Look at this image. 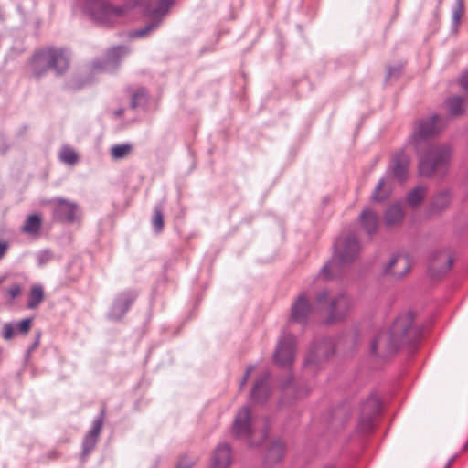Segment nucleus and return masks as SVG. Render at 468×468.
<instances>
[{
	"label": "nucleus",
	"mask_w": 468,
	"mask_h": 468,
	"mask_svg": "<svg viewBox=\"0 0 468 468\" xmlns=\"http://www.w3.org/2000/svg\"><path fill=\"white\" fill-rule=\"evenodd\" d=\"M419 331L410 313L400 314L388 330L379 332L371 343V352L380 357L395 353L400 346L414 342Z\"/></svg>",
	"instance_id": "obj_1"
},
{
	"label": "nucleus",
	"mask_w": 468,
	"mask_h": 468,
	"mask_svg": "<svg viewBox=\"0 0 468 468\" xmlns=\"http://www.w3.org/2000/svg\"><path fill=\"white\" fill-rule=\"evenodd\" d=\"M360 245L353 235L340 237L335 244V253L332 260L322 269V276L334 278L341 273L343 269L353 262L359 254Z\"/></svg>",
	"instance_id": "obj_2"
},
{
	"label": "nucleus",
	"mask_w": 468,
	"mask_h": 468,
	"mask_svg": "<svg viewBox=\"0 0 468 468\" xmlns=\"http://www.w3.org/2000/svg\"><path fill=\"white\" fill-rule=\"evenodd\" d=\"M315 301L318 304L327 303L328 320L335 322L343 319L351 311L354 303L351 298L345 292L329 295L324 290L317 293Z\"/></svg>",
	"instance_id": "obj_3"
},
{
	"label": "nucleus",
	"mask_w": 468,
	"mask_h": 468,
	"mask_svg": "<svg viewBox=\"0 0 468 468\" xmlns=\"http://www.w3.org/2000/svg\"><path fill=\"white\" fill-rule=\"evenodd\" d=\"M452 150L449 145L431 146L427 154L420 161V173L422 176H431L436 170L448 165L452 158Z\"/></svg>",
	"instance_id": "obj_4"
},
{
	"label": "nucleus",
	"mask_w": 468,
	"mask_h": 468,
	"mask_svg": "<svg viewBox=\"0 0 468 468\" xmlns=\"http://www.w3.org/2000/svg\"><path fill=\"white\" fill-rule=\"evenodd\" d=\"M232 433L237 438L245 440L250 445L261 443L265 439V433H261L259 436L252 429L250 411L248 407H242L236 414Z\"/></svg>",
	"instance_id": "obj_5"
},
{
	"label": "nucleus",
	"mask_w": 468,
	"mask_h": 468,
	"mask_svg": "<svg viewBox=\"0 0 468 468\" xmlns=\"http://www.w3.org/2000/svg\"><path fill=\"white\" fill-rule=\"evenodd\" d=\"M443 126V120L437 115L419 121L415 125L410 139V144L416 149H419L422 142L440 133Z\"/></svg>",
	"instance_id": "obj_6"
},
{
	"label": "nucleus",
	"mask_w": 468,
	"mask_h": 468,
	"mask_svg": "<svg viewBox=\"0 0 468 468\" xmlns=\"http://www.w3.org/2000/svg\"><path fill=\"white\" fill-rule=\"evenodd\" d=\"M126 9L122 6H114L105 0H98L92 6L94 18L101 24L112 25L125 14Z\"/></svg>",
	"instance_id": "obj_7"
},
{
	"label": "nucleus",
	"mask_w": 468,
	"mask_h": 468,
	"mask_svg": "<svg viewBox=\"0 0 468 468\" xmlns=\"http://www.w3.org/2000/svg\"><path fill=\"white\" fill-rule=\"evenodd\" d=\"M294 337L292 335L282 336L277 345L273 355L274 362L282 367L290 366L294 360Z\"/></svg>",
	"instance_id": "obj_8"
},
{
	"label": "nucleus",
	"mask_w": 468,
	"mask_h": 468,
	"mask_svg": "<svg viewBox=\"0 0 468 468\" xmlns=\"http://www.w3.org/2000/svg\"><path fill=\"white\" fill-rule=\"evenodd\" d=\"M409 168L410 157L404 152H399L394 155L386 176H389L392 181L403 182L409 176Z\"/></svg>",
	"instance_id": "obj_9"
},
{
	"label": "nucleus",
	"mask_w": 468,
	"mask_h": 468,
	"mask_svg": "<svg viewBox=\"0 0 468 468\" xmlns=\"http://www.w3.org/2000/svg\"><path fill=\"white\" fill-rule=\"evenodd\" d=\"M411 267L410 259L405 254L394 255L389 261L384 266L385 274L392 276L396 279L405 276Z\"/></svg>",
	"instance_id": "obj_10"
},
{
	"label": "nucleus",
	"mask_w": 468,
	"mask_h": 468,
	"mask_svg": "<svg viewBox=\"0 0 468 468\" xmlns=\"http://www.w3.org/2000/svg\"><path fill=\"white\" fill-rule=\"evenodd\" d=\"M54 203V214L58 220L73 222L78 218L80 209L77 203L64 198H57Z\"/></svg>",
	"instance_id": "obj_11"
},
{
	"label": "nucleus",
	"mask_w": 468,
	"mask_h": 468,
	"mask_svg": "<svg viewBox=\"0 0 468 468\" xmlns=\"http://www.w3.org/2000/svg\"><path fill=\"white\" fill-rule=\"evenodd\" d=\"M43 59L50 60V69H55L58 73H62L69 67V58L62 49L48 48V53L43 57H39V61Z\"/></svg>",
	"instance_id": "obj_12"
},
{
	"label": "nucleus",
	"mask_w": 468,
	"mask_h": 468,
	"mask_svg": "<svg viewBox=\"0 0 468 468\" xmlns=\"http://www.w3.org/2000/svg\"><path fill=\"white\" fill-rule=\"evenodd\" d=\"M231 462L232 454L229 445L221 443L213 452L210 468H229Z\"/></svg>",
	"instance_id": "obj_13"
},
{
	"label": "nucleus",
	"mask_w": 468,
	"mask_h": 468,
	"mask_svg": "<svg viewBox=\"0 0 468 468\" xmlns=\"http://www.w3.org/2000/svg\"><path fill=\"white\" fill-rule=\"evenodd\" d=\"M453 262V258L450 251H441L433 256L431 263V271L432 274H441L447 272Z\"/></svg>",
	"instance_id": "obj_14"
},
{
	"label": "nucleus",
	"mask_w": 468,
	"mask_h": 468,
	"mask_svg": "<svg viewBox=\"0 0 468 468\" xmlns=\"http://www.w3.org/2000/svg\"><path fill=\"white\" fill-rule=\"evenodd\" d=\"M312 308L304 294H301L292 306V319L296 322H303L310 314Z\"/></svg>",
	"instance_id": "obj_15"
},
{
	"label": "nucleus",
	"mask_w": 468,
	"mask_h": 468,
	"mask_svg": "<svg viewBox=\"0 0 468 468\" xmlns=\"http://www.w3.org/2000/svg\"><path fill=\"white\" fill-rule=\"evenodd\" d=\"M392 180L389 176L382 177L375 186L371 198L376 202H382L386 200L392 192Z\"/></svg>",
	"instance_id": "obj_16"
},
{
	"label": "nucleus",
	"mask_w": 468,
	"mask_h": 468,
	"mask_svg": "<svg viewBox=\"0 0 468 468\" xmlns=\"http://www.w3.org/2000/svg\"><path fill=\"white\" fill-rule=\"evenodd\" d=\"M404 212L399 203L389 206L384 214V222L387 226H396L402 222Z\"/></svg>",
	"instance_id": "obj_17"
},
{
	"label": "nucleus",
	"mask_w": 468,
	"mask_h": 468,
	"mask_svg": "<svg viewBox=\"0 0 468 468\" xmlns=\"http://www.w3.org/2000/svg\"><path fill=\"white\" fill-rule=\"evenodd\" d=\"M48 53V48L42 49L35 54L32 58L31 66L35 76L40 77L45 74L50 69V60L43 59L39 61V57H44Z\"/></svg>",
	"instance_id": "obj_18"
},
{
	"label": "nucleus",
	"mask_w": 468,
	"mask_h": 468,
	"mask_svg": "<svg viewBox=\"0 0 468 468\" xmlns=\"http://www.w3.org/2000/svg\"><path fill=\"white\" fill-rule=\"evenodd\" d=\"M360 221L365 230L370 234L377 230L378 225V215L369 208H366L360 215Z\"/></svg>",
	"instance_id": "obj_19"
},
{
	"label": "nucleus",
	"mask_w": 468,
	"mask_h": 468,
	"mask_svg": "<svg viewBox=\"0 0 468 468\" xmlns=\"http://www.w3.org/2000/svg\"><path fill=\"white\" fill-rule=\"evenodd\" d=\"M172 5L171 0H158L157 2H153L149 4L146 9V13L148 16L156 18L167 12L169 7Z\"/></svg>",
	"instance_id": "obj_20"
},
{
	"label": "nucleus",
	"mask_w": 468,
	"mask_h": 468,
	"mask_svg": "<svg viewBox=\"0 0 468 468\" xmlns=\"http://www.w3.org/2000/svg\"><path fill=\"white\" fill-rule=\"evenodd\" d=\"M284 455V444L282 441H274L266 453V461L270 463L279 462Z\"/></svg>",
	"instance_id": "obj_21"
},
{
	"label": "nucleus",
	"mask_w": 468,
	"mask_h": 468,
	"mask_svg": "<svg viewBox=\"0 0 468 468\" xmlns=\"http://www.w3.org/2000/svg\"><path fill=\"white\" fill-rule=\"evenodd\" d=\"M451 203V194L448 190L439 192L434 196L431 201V208L434 211H441L449 207Z\"/></svg>",
	"instance_id": "obj_22"
},
{
	"label": "nucleus",
	"mask_w": 468,
	"mask_h": 468,
	"mask_svg": "<svg viewBox=\"0 0 468 468\" xmlns=\"http://www.w3.org/2000/svg\"><path fill=\"white\" fill-rule=\"evenodd\" d=\"M41 222L38 215L28 216L22 227V231L29 235H37L40 230Z\"/></svg>",
	"instance_id": "obj_23"
},
{
	"label": "nucleus",
	"mask_w": 468,
	"mask_h": 468,
	"mask_svg": "<svg viewBox=\"0 0 468 468\" xmlns=\"http://www.w3.org/2000/svg\"><path fill=\"white\" fill-rule=\"evenodd\" d=\"M43 300V288L40 285H34L30 289L27 306L28 309H35L42 303Z\"/></svg>",
	"instance_id": "obj_24"
},
{
	"label": "nucleus",
	"mask_w": 468,
	"mask_h": 468,
	"mask_svg": "<svg viewBox=\"0 0 468 468\" xmlns=\"http://www.w3.org/2000/svg\"><path fill=\"white\" fill-rule=\"evenodd\" d=\"M466 106V101L458 96L450 98L447 102L448 112L452 116H458L462 114L464 112Z\"/></svg>",
	"instance_id": "obj_25"
},
{
	"label": "nucleus",
	"mask_w": 468,
	"mask_h": 468,
	"mask_svg": "<svg viewBox=\"0 0 468 468\" xmlns=\"http://www.w3.org/2000/svg\"><path fill=\"white\" fill-rule=\"evenodd\" d=\"M269 393V388L266 384V377L259 379L252 389V398L257 401H262L264 400Z\"/></svg>",
	"instance_id": "obj_26"
},
{
	"label": "nucleus",
	"mask_w": 468,
	"mask_h": 468,
	"mask_svg": "<svg viewBox=\"0 0 468 468\" xmlns=\"http://www.w3.org/2000/svg\"><path fill=\"white\" fill-rule=\"evenodd\" d=\"M133 152L131 144H116L111 148V156L114 160H120L127 157Z\"/></svg>",
	"instance_id": "obj_27"
},
{
	"label": "nucleus",
	"mask_w": 468,
	"mask_h": 468,
	"mask_svg": "<svg viewBox=\"0 0 468 468\" xmlns=\"http://www.w3.org/2000/svg\"><path fill=\"white\" fill-rule=\"evenodd\" d=\"M426 195V191L424 187L419 186L414 188L409 195H408V203L410 207H418L422 200L424 199Z\"/></svg>",
	"instance_id": "obj_28"
},
{
	"label": "nucleus",
	"mask_w": 468,
	"mask_h": 468,
	"mask_svg": "<svg viewBox=\"0 0 468 468\" xmlns=\"http://www.w3.org/2000/svg\"><path fill=\"white\" fill-rule=\"evenodd\" d=\"M59 156L62 162L69 165H74L78 161L77 153L70 147H63L60 151Z\"/></svg>",
	"instance_id": "obj_29"
},
{
	"label": "nucleus",
	"mask_w": 468,
	"mask_h": 468,
	"mask_svg": "<svg viewBox=\"0 0 468 468\" xmlns=\"http://www.w3.org/2000/svg\"><path fill=\"white\" fill-rule=\"evenodd\" d=\"M147 99V93L144 89H138L132 93L131 108L135 109L136 107L145 103Z\"/></svg>",
	"instance_id": "obj_30"
},
{
	"label": "nucleus",
	"mask_w": 468,
	"mask_h": 468,
	"mask_svg": "<svg viewBox=\"0 0 468 468\" xmlns=\"http://www.w3.org/2000/svg\"><path fill=\"white\" fill-rule=\"evenodd\" d=\"M152 224L157 232H160L164 228V216L160 207L154 208V214L152 219Z\"/></svg>",
	"instance_id": "obj_31"
},
{
	"label": "nucleus",
	"mask_w": 468,
	"mask_h": 468,
	"mask_svg": "<svg viewBox=\"0 0 468 468\" xmlns=\"http://www.w3.org/2000/svg\"><path fill=\"white\" fill-rule=\"evenodd\" d=\"M101 429H102V417L94 420L92 428H91L90 431L89 432L90 439L95 438L97 440L101 431Z\"/></svg>",
	"instance_id": "obj_32"
},
{
	"label": "nucleus",
	"mask_w": 468,
	"mask_h": 468,
	"mask_svg": "<svg viewBox=\"0 0 468 468\" xmlns=\"http://www.w3.org/2000/svg\"><path fill=\"white\" fill-rule=\"evenodd\" d=\"M22 292V288L18 284H14L6 290V294L10 300L18 297Z\"/></svg>",
	"instance_id": "obj_33"
},
{
	"label": "nucleus",
	"mask_w": 468,
	"mask_h": 468,
	"mask_svg": "<svg viewBox=\"0 0 468 468\" xmlns=\"http://www.w3.org/2000/svg\"><path fill=\"white\" fill-rule=\"evenodd\" d=\"M96 441L97 440L95 438L90 439V434L88 433L83 442L84 452H89L90 451H91L95 446Z\"/></svg>",
	"instance_id": "obj_34"
},
{
	"label": "nucleus",
	"mask_w": 468,
	"mask_h": 468,
	"mask_svg": "<svg viewBox=\"0 0 468 468\" xmlns=\"http://www.w3.org/2000/svg\"><path fill=\"white\" fill-rule=\"evenodd\" d=\"M15 334L14 327L11 324H5L3 326V337L5 340H10L13 338Z\"/></svg>",
	"instance_id": "obj_35"
},
{
	"label": "nucleus",
	"mask_w": 468,
	"mask_h": 468,
	"mask_svg": "<svg viewBox=\"0 0 468 468\" xmlns=\"http://www.w3.org/2000/svg\"><path fill=\"white\" fill-rule=\"evenodd\" d=\"M31 324H32V320L31 319H29V318L23 319L18 324V330L22 334H27L29 331L30 327H31Z\"/></svg>",
	"instance_id": "obj_36"
},
{
	"label": "nucleus",
	"mask_w": 468,
	"mask_h": 468,
	"mask_svg": "<svg viewBox=\"0 0 468 468\" xmlns=\"http://www.w3.org/2000/svg\"><path fill=\"white\" fill-rule=\"evenodd\" d=\"M157 27V24H154V23H151L150 25H148L147 27H145L144 29L142 30H139L135 33V36L136 37H144L145 36L148 32H150L151 30H153L154 27Z\"/></svg>",
	"instance_id": "obj_37"
},
{
	"label": "nucleus",
	"mask_w": 468,
	"mask_h": 468,
	"mask_svg": "<svg viewBox=\"0 0 468 468\" xmlns=\"http://www.w3.org/2000/svg\"><path fill=\"white\" fill-rule=\"evenodd\" d=\"M124 53L122 48H114L109 51L108 57L110 58H115L116 57L121 56V54Z\"/></svg>",
	"instance_id": "obj_38"
},
{
	"label": "nucleus",
	"mask_w": 468,
	"mask_h": 468,
	"mask_svg": "<svg viewBox=\"0 0 468 468\" xmlns=\"http://www.w3.org/2000/svg\"><path fill=\"white\" fill-rule=\"evenodd\" d=\"M461 85L462 87L468 91V73H464L461 78Z\"/></svg>",
	"instance_id": "obj_39"
},
{
	"label": "nucleus",
	"mask_w": 468,
	"mask_h": 468,
	"mask_svg": "<svg viewBox=\"0 0 468 468\" xmlns=\"http://www.w3.org/2000/svg\"><path fill=\"white\" fill-rule=\"evenodd\" d=\"M8 249V244L4 241H0V260L5 256Z\"/></svg>",
	"instance_id": "obj_40"
},
{
	"label": "nucleus",
	"mask_w": 468,
	"mask_h": 468,
	"mask_svg": "<svg viewBox=\"0 0 468 468\" xmlns=\"http://www.w3.org/2000/svg\"><path fill=\"white\" fill-rule=\"evenodd\" d=\"M253 367H249L246 370V373H245V376H244V381H246L248 379V378L250 377V373L253 371Z\"/></svg>",
	"instance_id": "obj_41"
},
{
	"label": "nucleus",
	"mask_w": 468,
	"mask_h": 468,
	"mask_svg": "<svg viewBox=\"0 0 468 468\" xmlns=\"http://www.w3.org/2000/svg\"><path fill=\"white\" fill-rule=\"evenodd\" d=\"M324 354V347L322 346H319L316 350H315V356H320Z\"/></svg>",
	"instance_id": "obj_42"
},
{
	"label": "nucleus",
	"mask_w": 468,
	"mask_h": 468,
	"mask_svg": "<svg viewBox=\"0 0 468 468\" xmlns=\"http://www.w3.org/2000/svg\"><path fill=\"white\" fill-rule=\"evenodd\" d=\"M123 112H124V111H123V109H119V110H117V111H115V112H114V115H115L116 117H121V116H122Z\"/></svg>",
	"instance_id": "obj_43"
},
{
	"label": "nucleus",
	"mask_w": 468,
	"mask_h": 468,
	"mask_svg": "<svg viewBox=\"0 0 468 468\" xmlns=\"http://www.w3.org/2000/svg\"><path fill=\"white\" fill-rule=\"evenodd\" d=\"M452 461H450L449 463L444 468H450Z\"/></svg>",
	"instance_id": "obj_44"
},
{
	"label": "nucleus",
	"mask_w": 468,
	"mask_h": 468,
	"mask_svg": "<svg viewBox=\"0 0 468 468\" xmlns=\"http://www.w3.org/2000/svg\"><path fill=\"white\" fill-rule=\"evenodd\" d=\"M4 281H5V277L0 278V284H1L2 282H4Z\"/></svg>",
	"instance_id": "obj_45"
},
{
	"label": "nucleus",
	"mask_w": 468,
	"mask_h": 468,
	"mask_svg": "<svg viewBox=\"0 0 468 468\" xmlns=\"http://www.w3.org/2000/svg\"><path fill=\"white\" fill-rule=\"evenodd\" d=\"M130 303H126L124 310H127L129 308Z\"/></svg>",
	"instance_id": "obj_46"
},
{
	"label": "nucleus",
	"mask_w": 468,
	"mask_h": 468,
	"mask_svg": "<svg viewBox=\"0 0 468 468\" xmlns=\"http://www.w3.org/2000/svg\"><path fill=\"white\" fill-rule=\"evenodd\" d=\"M468 449V442L464 445V450Z\"/></svg>",
	"instance_id": "obj_47"
}]
</instances>
